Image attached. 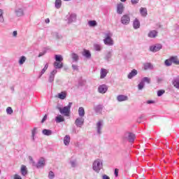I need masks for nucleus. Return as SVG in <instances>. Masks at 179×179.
<instances>
[{
    "instance_id": "obj_1",
    "label": "nucleus",
    "mask_w": 179,
    "mask_h": 179,
    "mask_svg": "<svg viewBox=\"0 0 179 179\" xmlns=\"http://www.w3.org/2000/svg\"><path fill=\"white\" fill-rule=\"evenodd\" d=\"M72 107V102H69L68 106H64L63 108L61 107H57V110H59V113H62L65 117H69V114H71V108Z\"/></svg>"
},
{
    "instance_id": "obj_2",
    "label": "nucleus",
    "mask_w": 179,
    "mask_h": 179,
    "mask_svg": "<svg viewBox=\"0 0 179 179\" xmlns=\"http://www.w3.org/2000/svg\"><path fill=\"white\" fill-rule=\"evenodd\" d=\"M111 37H113V34L110 33H107L105 34V38L103 39L105 45H108L109 47L114 45V41Z\"/></svg>"
},
{
    "instance_id": "obj_3",
    "label": "nucleus",
    "mask_w": 179,
    "mask_h": 179,
    "mask_svg": "<svg viewBox=\"0 0 179 179\" xmlns=\"http://www.w3.org/2000/svg\"><path fill=\"white\" fill-rule=\"evenodd\" d=\"M92 169L96 173H100V171L103 169V162L100 159L95 160L92 164Z\"/></svg>"
},
{
    "instance_id": "obj_4",
    "label": "nucleus",
    "mask_w": 179,
    "mask_h": 179,
    "mask_svg": "<svg viewBox=\"0 0 179 179\" xmlns=\"http://www.w3.org/2000/svg\"><path fill=\"white\" fill-rule=\"evenodd\" d=\"M145 83H148V85H150V78L148 77H144L141 79V82L138 85V90H143L145 87Z\"/></svg>"
},
{
    "instance_id": "obj_5",
    "label": "nucleus",
    "mask_w": 179,
    "mask_h": 179,
    "mask_svg": "<svg viewBox=\"0 0 179 179\" xmlns=\"http://www.w3.org/2000/svg\"><path fill=\"white\" fill-rule=\"evenodd\" d=\"M124 139H127L130 143H132L135 141V135L133 133L127 132L124 134Z\"/></svg>"
},
{
    "instance_id": "obj_6",
    "label": "nucleus",
    "mask_w": 179,
    "mask_h": 179,
    "mask_svg": "<svg viewBox=\"0 0 179 179\" xmlns=\"http://www.w3.org/2000/svg\"><path fill=\"white\" fill-rule=\"evenodd\" d=\"M120 22L122 24L127 26V24H129V22H131V17L129 15H124L122 16Z\"/></svg>"
},
{
    "instance_id": "obj_7",
    "label": "nucleus",
    "mask_w": 179,
    "mask_h": 179,
    "mask_svg": "<svg viewBox=\"0 0 179 179\" xmlns=\"http://www.w3.org/2000/svg\"><path fill=\"white\" fill-rule=\"evenodd\" d=\"M163 48V45L162 44H156L155 45H152L150 47V50L152 51V52H157V51H160Z\"/></svg>"
},
{
    "instance_id": "obj_8",
    "label": "nucleus",
    "mask_w": 179,
    "mask_h": 179,
    "mask_svg": "<svg viewBox=\"0 0 179 179\" xmlns=\"http://www.w3.org/2000/svg\"><path fill=\"white\" fill-rule=\"evenodd\" d=\"M83 124H85V119L83 117H78L75 120V125L78 127V128H82Z\"/></svg>"
},
{
    "instance_id": "obj_9",
    "label": "nucleus",
    "mask_w": 179,
    "mask_h": 179,
    "mask_svg": "<svg viewBox=\"0 0 179 179\" xmlns=\"http://www.w3.org/2000/svg\"><path fill=\"white\" fill-rule=\"evenodd\" d=\"M103 125H104V122L103 120H99L96 123V132L98 135H101V129H103Z\"/></svg>"
},
{
    "instance_id": "obj_10",
    "label": "nucleus",
    "mask_w": 179,
    "mask_h": 179,
    "mask_svg": "<svg viewBox=\"0 0 179 179\" xmlns=\"http://www.w3.org/2000/svg\"><path fill=\"white\" fill-rule=\"evenodd\" d=\"M58 72V71H57V69H54L49 75V78L48 80V82H49V83H52V82H54V79H55V75H57V73Z\"/></svg>"
},
{
    "instance_id": "obj_11",
    "label": "nucleus",
    "mask_w": 179,
    "mask_h": 179,
    "mask_svg": "<svg viewBox=\"0 0 179 179\" xmlns=\"http://www.w3.org/2000/svg\"><path fill=\"white\" fill-rule=\"evenodd\" d=\"M107 90H108V87H107V85H99L98 87V92L101 94H104L105 93H106Z\"/></svg>"
},
{
    "instance_id": "obj_12",
    "label": "nucleus",
    "mask_w": 179,
    "mask_h": 179,
    "mask_svg": "<svg viewBox=\"0 0 179 179\" xmlns=\"http://www.w3.org/2000/svg\"><path fill=\"white\" fill-rule=\"evenodd\" d=\"M15 15L17 16V17H22V16H24V11L22 8H17L15 9Z\"/></svg>"
},
{
    "instance_id": "obj_13",
    "label": "nucleus",
    "mask_w": 179,
    "mask_h": 179,
    "mask_svg": "<svg viewBox=\"0 0 179 179\" xmlns=\"http://www.w3.org/2000/svg\"><path fill=\"white\" fill-rule=\"evenodd\" d=\"M124 4L122 3H120L117 5V13L118 15H122L124 13Z\"/></svg>"
},
{
    "instance_id": "obj_14",
    "label": "nucleus",
    "mask_w": 179,
    "mask_h": 179,
    "mask_svg": "<svg viewBox=\"0 0 179 179\" xmlns=\"http://www.w3.org/2000/svg\"><path fill=\"white\" fill-rule=\"evenodd\" d=\"M172 85L173 87L179 90V76H176L172 80Z\"/></svg>"
},
{
    "instance_id": "obj_15",
    "label": "nucleus",
    "mask_w": 179,
    "mask_h": 179,
    "mask_svg": "<svg viewBox=\"0 0 179 179\" xmlns=\"http://www.w3.org/2000/svg\"><path fill=\"white\" fill-rule=\"evenodd\" d=\"M45 166V160L43 157L40 158V159L38 161V163L36 164V168L37 169H41V167H44Z\"/></svg>"
},
{
    "instance_id": "obj_16",
    "label": "nucleus",
    "mask_w": 179,
    "mask_h": 179,
    "mask_svg": "<svg viewBox=\"0 0 179 179\" xmlns=\"http://www.w3.org/2000/svg\"><path fill=\"white\" fill-rule=\"evenodd\" d=\"M157 34H159V32L156 30H152L150 31V32L148 34V36L150 38H156V36H157Z\"/></svg>"
},
{
    "instance_id": "obj_17",
    "label": "nucleus",
    "mask_w": 179,
    "mask_h": 179,
    "mask_svg": "<svg viewBox=\"0 0 179 179\" xmlns=\"http://www.w3.org/2000/svg\"><path fill=\"white\" fill-rule=\"evenodd\" d=\"M53 65H54L55 69L56 70L64 68V63H62V62H55Z\"/></svg>"
},
{
    "instance_id": "obj_18",
    "label": "nucleus",
    "mask_w": 179,
    "mask_h": 179,
    "mask_svg": "<svg viewBox=\"0 0 179 179\" xmlns=\"http://www.w3.org/2000/svg\"><path fill=\"white\" fill-rule=\"evenodd\" d=\"M117 101H119L120 103H121L122 101H127V100H128V96H127V95H122V94L118 95V96H117Z\"/></svg>"
},
{
    "instance_id": "obj_19",
    "label": "nucleus",
    "mask_w": 179,
    "mask_h": 179,
    "mask_svg": "<svg viewBox=\"0 0 179 179\" xmlns=\"http://www.w3.org/2000/svg\"><path fill=\"white\" fill-rule=\"evenodd\" d=\"M20 173L24 177H25V176H27L29 171H27V167L25 165L21 166Z\"/></svg>"
},
{
    "instance_id": "obj_20",
    "label": "nucleus",
    "mask_w": 179,
    "mask_h": 179,
    "mask_svg": "<svg viewBox=\"0 0 179 179\" xmlns=\"http://www.w3.org/2000/svg\"><path fill=\"white\" fill-rule=\"evenodd\" d=\"M133 27L135 30H138L139 27H141V22H139V20L138 18H136L133 22Z\"/></svg>"
},
{
    "instance_id": "obj_21",
    "label": "nucleus",
    "mask_w": 179,
    "mask_h": 179,
    "mask_svg": "<svg viewBox=\"0 0 179 179\" xmlns=\"http://www.w3.org/2000/svg\"><path fill=\"white\" fill-rule=\"evenodd\" d=\"M83 57H85V58H87L88 59L92 58V53H90V50L84 49L83 52Z\"/></svg>"
},
{
    "instance_id": "obj_22",
    "label": "nucleus",
    "mask_w": 179,
    "mask_h": 179,
    "mask_svg": "<svg viewBox=\"0 0 179 179\" xmlns=\"http://www.w3.org/2000/svg\"><path fill=\"white\" fill-rule=\"evenodd\" d=\"M138 75V71L136 69H133L127 76L128 79H132V78Z\"/></svg>"
},
{
    "instance_id": "obj_23",
    "label": "nucleus",
    "mask_w": 179,
    "mask_h": 179,
    "mask_svg": "<svg viewBox=\"0 0 179 179\" xmlns=\"http://www.w3.org/2000/svg\"><path fill=\"white\" fill-rule=\"evenodd\" d=\"M94 110L96 114H101L103 111V105H98L94 108Z\"/></svg>"
},
{
    "instance_id": "obj_24",
    "label": "nucleus",
    "mask_w": 179,
    "mask_h": 179,
    "mask_svg": "<svg viewBox=\"0 0 179 179\" xmlns=\"http://www.w3.org/2000/svg\"><path fill=\"white\" fill-rule=\"evenodd\" d=\"M140 13L141 16H143V17H146V16H148V9H146V8L141 7L140 8Z\"/></svg>"
},
{
    "instance_id": "obj_25",
    "label": "nucleus",
    "mask_w": 179,
    "mask_h": 179,
    "mask_svg": "<svg viewBox=\"0 0 179 179\" xmlns=\"http://www.w3.org/2000/svg\"><path fill=\"white\" fill-rule=\"evenodd\" d=\"M70 143H71V136H69V135L65 136L64 138V143L65 146H69Z\"/></svg>"
},
{
    "instance_id": "obj_26",
    "label": "nucleus",
    "mask_w": 179,
    "mask_h": 179,
    "mask_svg": "<svg viewBox=\"0 0 179 179\" xmlns=\"http://www.w3.org/2000/svg\"><path fill=\"white\" fill-rule=\"evenodd\" d=\"M107 73H108V72H107V69H101V73H100V75H101L100 78L104 79V78H106L107 76Z\"/></svg>"
},
{
    "instance_id": "obj_27",
    "label": "nucleus",
    "mask_w": 179,
    "mask_h": 179,
    "mask_svg": "<svg viewBox=\"0 0 179 179\" xmlns=\"http://www.w3.org/2000/svg\"><path fill=\"white\" fill-rule=\"evenodd\" d=\"M36 135H37V127H34L31 130V139L33 142L36 141Z\"/></svg>"
},
{
    "instance_id": "obj_28",
    "label": "nucleus",
    "mask_w": 179,
    "mask_h": 179,
    "mask_svg": "<svg viewBox=\"0 0 179 179\" xmlns=\"http://www.w3.org/2000/svg\"><path fill=\"white\" fill-rule=\"evenodd\" d=\"M64 121H65V118L63 117L62 115H58L56 117H55V122L57 124H59L60 122H64Z\"/></svg>"
},
{
    "instance_id": "obj_29",
    "label": "nucleus",
    "mask_w": 179,
    "mask_h": 179,
    "mask_svg": "<svg viewBox=\"0 0 179 179\" xmlns=\"http://www.w3.org/2000/svg\"><path fill=\"white\" fill-rule=\"evenodd\" d=\"M43 135H45V136H50V135H52V131L47 129H44L42 131Z\"/></svg>"
},
{
    "instance_id": "obj_30",
    "label": "nucleus",
    "mask_w": 179,
    "mask_h": 179,
    "mask_svg": "<svg viewBox=\"0 0 179 179\" xmlns=\"http://www.w3.org/2000/svg\"><path fill=\"white\" fill-rule=\"evenodd\" d=\"M170 58L173 64H175V65H179V60L177 56H172Z\"/></svg>"
},
{
    "instance_id": "obj_31",
    "label": "nucleus",
    "mask_w": 179,
    "mask_h": 179,
    "mask_svg": "<svg viewBox=\"0 0 179 179\" xmlns=\"http://www.w3.org/2000/svg\"><path fill=\"white\" fill-rule=\"evenodd\" d=\"M78 115L81 118H83V117H85V108L83 107H80L78 108Z\"/></svg>"
},
{
    "instance_id": "obj_32",
    "label": "nucleus",
    "mask_w": 179,
    "mask_h": 179,
    "mask_svg": "<svg viewBox=\"0 0 179 179\" xmlns=\"http://www.w3.org/2000/svg\"><path fill=\"white\" fill-rule=\"evenodd\" d=\"M71 58L73 59V62H78L79 61V55L76 53H71Z\"/></svg>"
},
{
    "instance_id": "obj_33",
    "label": "nucleus",
    "mask_w": 179,
    "mask_h": 179,
    "mask_svg": "<svg viewBox=\"0 0 179 179\" xmlns=\"http://www.w3.org/2000/svg\"><path fill=\"white\" fill-rule=\"evenodd\" d=\"M55 59L56 62H62L64 61V57L61 55H55Z\"/></svg>"
},
{
    "instance_id": "obj_34",
    "label": "nucleus",
    "mask_w": 179,
    "mask_h": 179,
    "mask_svg": "<svg viewBox=\"0 0 179 179\" xmlns=\"http://www.w3.org/2000/svg\"><path fill=\"white\" fill-rule=\"evenodd\" d=\"M69 23H72L76 20V14H71L70 15L69 17L68 18Z\"/></svg>"
},
{
    "instance_id": "obj_35",
    "label": "nucleus",
    "mask_w": 179,
    "mask_h": 179,
    "mask_svg": "<svg viewBox=\"0 0 179 179\" xmlns=\"http://www.w3.org/2000/svg\"><path fill=\"white\" fill-rule=\"evenodd\" d=\"M62 6V1L55 0V6L56 9H59V8H61Z\"/></svg>"
},
{
    "instance_id": "obj_36",
    "label": "nucleus",
    "mask_w": 179,
    "mask_h": 179,
    "mask_svg": "<svg viewBox=\"0 0 179 179\" xmlns=\"http://www.w3.org/2000/svg\"><path fill=\"white\" fill-rule=\"evenodd\" d=\"M58 98L60 99V100H65V99H66V93H65L64 92L59 93Z\"/></svg>"
},
{
    "instance_id": "obj_37",
    "label": "nucleus",
    "mask_w": 179,
    "mask_h": 179,
    "mask_svg": "<svg viewBox=\"0 0 179 179\" xmlns=\"http://www.w3.org/2000/svg\"><path fill=\"white\" fill-rule=\"evenodd\" d=\"M88 24L90 27H96L97 26V22L96 20H90Z\"/></svg>"
},
{
    "instance_id": "obj_38",
    "label": "nucleus",
    "mask_w": 179,
    "mask_h": 179,
    "mask_svg": "<svg viewBox=\"0 0 179 179\" xmlns=\"http://www.w3.org/2000/svg\"><path fill=\"white\" fill-rule=\"evenodd\" d=\"M111 57H113V50H110L107 52V54L105 56V59H106V61H110Z\"/></svg>"
},
{
    "instance_id": "obj_39",
    "label": "nucleus",
    "mask_w": 179,
    "mask_h": 179,
    "mask_svg": "<svg viewBox=\"0 0 179 179\" xmlns=\"http://www.w3.org/2000/svg\"><path fill=\"white\" fill-rule=\"evenodd\" d=\"M47 69H48V64H46L44 66V68L42 69L40 75H39V78H41V76H43V75H44V73H45V71H47Z\"/></svg>"
},
{
    "instance_id": "obj_40",
    "label": "nucleus",
    "mask_w": 179,
    "mask_h": 179,
    "mask_svg": "<svg viewBox=\"0 0 179 179\" xmlns=\"http://www.w3.org/2000/svg\"><path fill=\"white\" fill-rule=\"evenodd\" d=\"M144 69L147 71V69H153V65L150 63H145L144 64Z\"/></svg>"
},
{
    "instance_id": "obj_41",
    "label": "nucleus",
    "mask_w": 179,
    "mask_h": 179,
    "mask_svg": "<svg viewBox=\"0 0 179 179\" xmlns=\"http://www.w3.org/2000/svg\"><path fill=\"white\" fill-rule=\"evenodd\" d=\"M5 19L3 18V10L0 9V23H3Z\"/></svg>"
},
{
    "instance_id": "obj_42",
    "label": "nucleus",
    "mask_w": 179,
    "mask_h": 179,
    "mask_svg": "<svg viewBox=\"0 0 179 179\" xmlns=\"http://www.w3.org/2000/svg\"><path fill=\"white\" fill-rule=\"evenodd\" d=\"M24 62H26V57L22 56L20 58L19 64H20V65H23L24 64Z\"/></svg>"
},
{
    "instance_id": "obj_43",
    "label": "nucleus",
    "mask_w": 179,
    "mask_h": 179,
    "mask_svg": "<svg viewBox=\"0 0 179 179\" xmlns=\"http://www.w3.org/2000/svg\"><path fill=\"white\" fill-rule=\"evenodd\" d=\"M94 48L95 50V51H101V45L97 44V43H95L94 45Z\"/></svg>"
},
{
    "instance_id": "obj_44",
    "label": "nucleus",
    "mask_w": 179,
    "mask_h": 179,
    "mask_svg": "<svg viewBox=\"0 0 179 179\" xmlns=\"http://www.w3.org/2000/svg\"><path fill=\"white\" fill-rule=\"evenodd\" d=\"M166 93V91L164 90H159L157 91V96L158 97H162Z\"/></svg>"
},
{
    "instance_id": "obj_45",
    "label": "nucleus",
    "mask_w": 179,
    "mask_h": 179,
    "mask_svg": "<svg viewBox=\"0 0 179 179\" xmlns=\"http://www.w3.org/2000/svg\"><path fill=\"white\" fill-rule=\"evenodd\" d=\"M165 65L166 66H171V65H172V62H171V58H169V59H166V60H165Z\"/></svg>"
},
{
    "instance_id": "obj_46",
    "label": "nucleus",
    "mask_w": 179,
    "mask_h": 179,
    "mask_svg": "<svg viewBox=\"0 0 179 179\" xmlns=\"http://www.w3.org/2000/svg\"><path fill=\"white\" fill-rule=\"evenodd\" d=\"M6 113L7 114H8L9 115H10L11 114H13V110L12 109L11 107H8L6 108Z\"/></svg>"
},
{
    "instance_id": "obj_47",
    "label": "nucleus",
    "mask_w": 179,
    "mask_h": 179,
    "mask_svg": "<svg viewBox=\"0 0 179 179\" xmlns=\"http://www.w3.org/2000/svg\"><path fill=\"white\" fill-rule=\"evenodd\" d=\"M48 177H49L50 179H54V178L55 177V174H54V172L50 171L49 172Z\"/></svg>"
},
{
    "instance_id": "obj_48",
    "label": "nucleus",
    "mask_w": 179,
    "mask_h": 179,
    "mask_svg": "<svg viewBox=\"0 0 179 179\" xmlns=\"http://www.w3.org/2000/svg\"><path fill=\"white\" fill-rule=\"evenodd\" d=\"M70 164L71 166V167H76V160H71L70 161Z\"/></svg>"
},
{
    "instance_id": "obj_49",
    "label": "nucleus",
    "mask_w": 179,
    "mask_h": 179,
    "mask_svg": "<svg viewBox=\"0 0 179 179\" xmlns=\"http://www.w3.org/2000/svg\"><path fill=\"white\" fill-rule=\"evenodd\" d=\"M47 54V49L44 50L43 52L39 53L38 57H43V55H45Z\"/></svg>"
},
{
    "instance_id": "obj_50",
    "label": "nucleus",
    "mask_w": 179,
    "mask_h": 179,
    "mask_svg": "<svg viewBox=\"0 0 179 179\" xmlns=\"http://www.w3.org/2000/svg\"><path fill=\"white\" fill-rule=\"evenodd\" d=\"M144 118H145V116L143 115L140 116L137 120V122H138V124H141V122H142V120H143Z\"/></svg>"
},
{
    "instance_id": "obj_51",
    "label": "nucleus",
    "mask_w": 179,
    "mask_h": 179,
    "mask_svg": "<svg viewBox=\"0 0 179 179\" xmlns=\"http://www.w3.org/2000/svg\"><path fill=\"white\" fill-rule=\"evenodd\" d=\"M71 66H72L73 71H79V66H78V65L72 64Z\"/></svg>"
},
{
    "instance_id": "obj_52",
    "label": "nucleus",
    "mask_w": 179,
    "mask_h": 179,
    "mask_svg": "<svg viewBox=\"0 0 179 179\" xmlns=\"http://www.w3.org/2000/svg\"><path fill=\"white\" fill-rule=\"evenodd\" d=\"M132 5H136V3H139V0H131Z\"/></svg>"
},
{
    "instance_id": "obj_53",
    "label": "nucleus",
    "mask_w": 179,
    "mask_h": 179,
    "mask_svg": "<svg viewBox=\"0 0 179 179\" xmlns=\"http://www.w3.org/2000/svg\"><path fill=\"white\" fill-rule=\"evenodd\" d=\"M47 115H45L44 117H43L42 120H41V123H44L45 122V121H47Z\"/></svg>"
},
{
    "instance_id": "obj_54",
    "label": "nucleus",
    "mask_w": 179,
    "mask_h": 179,
    "mask_svg": "<svg viewBox=\"0 0 179 179\" xmlns=\"http://www.w3.org/2000/svg\"><path fill=\"white\" fill-rule=\"evenodd\" d=\"M157 83H162V82H163V78L157 77Z\"/></svg>"
},
{
    "instance_id": "obj_55",
    "label": "nucleus",
    "mask_w": 179,
    "mask_h": 179,
    "mask_svg": "<svg viewBox=\"0 0 179 179\" xmlns=\"http://www.w3.org/2000/svg\"><path fill=\"white\" fill-rule=\"evenodd\" d=\"M147 104H155V101L148 100L147 101Z\"/></svg>"
},
{
    "instance_id": "obj_56",
    "label": "nucleus",
    "mask_w": 179,
    "mask_h": 179,
    "mask_svg": "<svg viewBox=\"0 0 179 179\" xmlns=\"http://www.w3.org/2000/svg\"><path fill=\"white\" fill-rule=\"evenodd\" d=\"M13 37H17V31H14L13 32Z\"/></svg>"
},
{
    "instance_id": "obj_57",
    "label": "nucleus",
    "mask_w": 179,
    "mask_h": 179,
    "mask_svg": "<svg viewBox=\"0 0 179 179\" xmlns=\"http://www.w3.org/2000/svg\"><path fill=\"white\" fill-rule=\"evenodd\" d=\"M115 177H118V169H115Z\"/></svg>"
},
{
    "instance_id": "obj_58",
    "label": "nucleus",
    "mask_w": 179,
    "mask_h": 179,
    "mask_svg": "<svg viewBox=\"0 0 179 179\" xmlns=\"http://www.w3.org/2000/svg\"><path fill=\"white\" fill-rule=\"evenodd\" d=\"M102 178H103V179H110V177H108V176H107V175H103V176H102Z\"/></svg>"
},
{
    "instance_id": "obj_59",
    "label": "nucleus",
    "mask_w": 179,
    "mask_h": 179,
    "mask_svg": "<svg viewBox=\"0 0 179 179\" xmlns=\"http://www.w3.org/2000/svg\"><path fill=\"white\" fill-rule=\"evenodd\" d=\"M45 23H50V18H47L45 20Z\"/></svg>"
},
{
    "instance_id": "obj_60",
    "label": "nucleus",
    "mask_w": 179,
    "mask_h": 179,
    "mask_svg": "<svg viewBox=\"0 0 179 179\" xmlns=\"http://www.w3.org/2000/svg\"><path fill=\"white\" fill-rule=\"evenodd\" d=\"M29 159L31 160V162H33V158L31 157H29Z\"/></svg>"
},
{
    "instance_id": "obj_61",
    "label": "nucleus",
    "mask_w": 179,
    "mask_h": 179,
    "mask_svg": "<svg viewBox=\"0 0 179 179\" xmlns=\"http://www.w3.org/2000/svg\"><path fill=\"white\" fill-rule=\"evenodd\" d=\"M11 90H15V87H11Z\"/></svg>"
},
{
    "instance_id": "obj_62",
    "label": "nucleus",
    "mask_w": 179,
    "mask_h": 179,
    "mask_svg": "<svg viewBox=\"0 0 179 179\" xmlns=\"http://www.w3.org/2000/svg\"><path fill=\"white\" fill-rule=\"evenodd\" d=\"M121 2H125L127 0H120Z\"/></svg>"
},
{
    "instance_id": "obj_63",
    "label": "nucleus",
    "mask_w": 179,
    "mask_h": 179,
    "mask_svg": "<svg viewBox=\"0 0 179 179\" xmlns=\"http://www.w3.org/2000/svg\"><path fill=\"white\" fill-rule=\"evenodd\" d=\"M0 174H1V169H0Z\"/></svg>"
}]
</instances>
